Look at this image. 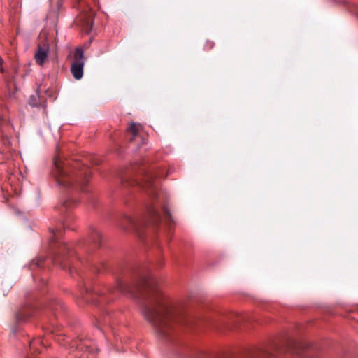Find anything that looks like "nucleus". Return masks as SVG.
I'll use <instances>...</instances> for the list:
<instances>
[{
    "label": "nucleus",
    "instance_id": "obj_24",
    "mask_svg": "<svg viewBox=\"0 0 358 358\" xmlns=\"http://www.w3.org/2000/svg\"><path fill=\"white\" fill-rule=\"evenodd\" d=\"M92 302L94 303H98L96 301H94V300H93Z\"/></svg>",
    "mask_w": 358,
    "mask_h": 358
},
{
    "label": "nucleus",
    "instance_id": "obj_17",
    "mask_svg": "<svg viewBox=\"0 0 358 358\" xmlns=\"http://www.w3.org/2000/svg\"><path fill=\"white\" fill-rule=\"evenodd\" d=\"M76 347V348H81L80 346L78 345V344L77 343V341H73L71 344V348H74Z\"/></svg>",
    "mask_w": 358,
    "mask_h": 358
},
{
    "label": "nucleus",
    "instance_id": "obj_11",
    "mask_svg": "<svg viewBox=\"0 0 358 358\" xmlns=\"http://www.w3.org/2000/svg\"><path fill=\"white\" fill-rule=\"evenodd\" d=\"M29 345L30 354L34 355L41 352V350L38 348V346H42L44 345V344L41 338H37L30 341L29 343Z\"/></svg>",
    "mask_w": 358,
    "mask_h": 358
},
{
    "label": "nucleus",
    "instance_id": "obj_13",
    "mask_svg": "<svg viewBox=\"0 0 358 358\" xmlns=\"http://www.w3.org/2000/svg\"><path fill=\"white\" fill-rule=\"evenodd\" d=\"M78 204V201L73 199H69L66 200L62 203V207L65 208L66 210L69 209L71 208H73L76 206Z\"/></svg>",
    "mask_w": 358,
    "mask_h": 358
},
{
    "label": "nucleus",
    "instance_id": "obj_23",
    "mask_svg": "<svg viewBox=\"0 0 358 358\" xmlns=\"http://www.w3.org/2000/svg\"><path fill=\"white\" fill-rule=\"evenodd\" d=\"M62 225H63L64 228L67 227V224L66 222H63Z\"/></svg>",
    "mask_w": 358,
    "mask_h": 358
},
{
    "label": "nucleus",
    "instance_id": "obj_16",
    "mask_svg": "<svg viewBox=\"0 0 358 358\" xmlns=\"http://www.w3.org/2000/svg\"><path fill=\"white\" fill-rule=\"evenodd\" d=\"M92 28V23L87 22V28H86V32L87 34H90Z\"/></svg>",
    "mask_w": 358,
    "mask_h": 358
},
{
    "label": "nucleus",
    "instance_id": "obj_10",
    "mask_svg": "<svg viewBox=\"0 0 358 358\" xmlns=\"http://www.w3.org/2000/svg\"><path fill=\"white\" fill-rule=\"evenodd\" d=\"M137 222L131 217L125 215L122 220V222L120 224V227L124 230L127 231L130 228H134L135 230H138Z\"/></svg>",
    "mask_w": 358,
    "mask_h": 358
},
{
    "label": "nucleus",
    "instance_id": "obj_9",
    "mask_svg": "<svg viewBox=\"0 0 358 358\" xmlns=\"http://www.w3.org/2000/svg\"><path fill=\"white\" fill-rule=\"evenodd\" d=\"M148 220L147 221L148 224L149 223L152 224H157L161 222V216L158 212L157 208L154 206H150L148 208Z\"/></svg>",
    "mask_w": 358,
    "mask_h": 358
},
{
    "label": "nucleus",
    "instance_id": "obj_7",
    "mask_svg": "<svg viewBox=\"0 0 358 358\" xmlns=\"http://www.w3.org/2000/svg\"><path fill=\"white\" fill-rule=\"evenodd\" d=\"M35 311L30 306H23L16 313L15 323L10 326L11 331L15 334L17 331V325L26 323L29 321Z\"/></svg>",
    "mask_w": 358,
    "mask_h": 358
},
{
    "label": "nucleus",
    "instance_id": "obj_25",
    "mask_svg": "<svg viewBox=\"0 0 358 358\" xmlns=\"http://www.w3.org/2000/svg\"><path fill=\"white\" fill-rule=\"evenodd\" d=\"M85 292L86 293H87V292H88V289L86 288V289H85Z\"/></svg>",
    "mask_w": 358,
    "mask_h": 358
},
{
    "label": "nucleus",
    "instance_id": "obj_5",
    "mask_svg": "<svg viewBox=\"0 0 358 358\" xmlns=\"http://www.w3.org/2000/svg\"><path fill=\"white\" fill-rule=\"evenodd\" d=\"M143 178L141 181L134 179H129L127 180H123L122 183L124 185L129 186H135L138 185L141 188L145 189L148 194L151 195L156 196L157 191V178L161 177L160 174L154 171L150 170L146 171L144 167H143L140 170Z\"/></svg>",
    "mask_w": 358,
    "mask_h": 358
},
{
    "label": "nucleus",
    "instance_id": "obj_1",
    "mask_svg": "<svg viewBox=\"0 0 358 358\" xmlns=\"http://www.w3.org/2000/svg\"><path fill=\"white\" fill-rule=\"evenodd\" d=\"M107 291L116 296L124 294L138 299L143 317L162 338L171 340L176 332V324L185 320L182 310L164 295L158 281L151 275H136L129 280L119 279Z\"/></svg>",
    "mask_w": 358,
    "mask_h": 358
},
{
    "label": "nucleus",
    "instance_id": "obj_6",
    "mask_svg": "<svg viewBox=\"0 0 358 358\" xmlns=\"http://www.w3.org/2000/svg\"><path fill=\"white\" fill-rule=\"evenodd\" d=\"M85 64L84 52L82 48H77L75 52V58L71 66V72L76 80H80L83 76Z\"/></svg>",
    "mask_w": 358,
    "mask_h": 358
},
{
    "label": "nucleus",
    "instance_id": "obj_20",
    "mask_svg": "<svg viewBox=\"0 0 358 358\" xmlns=\"http://www.w3.org/2000/svg\"><path fill=\"white\" fill-rule=\"evenodd\" d=\"M62 6V3L60 1V0H58V2H57V8L59 9V7Z\"/></svg>",
    "mask_w": 358,
    "mask_h": 358
},
{
    "label": "nucleus",
    "instance_id": "obj_2",
    "mask_svg": "<svg viewBox=\"0 0 358 358\" xmlns=\"http://www.w3.org/2000/svg\"><path fill=\"white\" fill-rule=\"evenodd\" d=\"M52 234L50 237V241L52 248L59 253L54 258V263L65 269L68 268L69 273L79 274L78 265H85L91 267L94 272H101L100 268L91 265L89 259L82 256V252L90 253L99 248L101 245L102 236L99 231L94 227L89 229L88 238L84 243H80L76 246V251L71 250V245L66 242L59 241L61 236L60 229H52Z\"/></svg>",
    "mask_w": 358,
    "mask_h": 358
},
{
    "label": "nucleus",
    "instance_id": "obj_3",
    "mask_svg": "<svg viewBox=\"0 0 358 358\" xmlns=\"http://www.w3.org/2000/svg\"><path fill=\"white\" fill-rule=\"evenodd\" d=\"M54 166L52 174L58 185L64 188L79 187L85 191L92 174L88 166L78 160H63L59 153L54 157Z\"/></svg>",
    "mask_w": 358,
    "mask_h": 358
},
{
    "label": "nucleus",
    "instance_id": "obj_15",
    "mask_svg": "<svg viewBox=\"0 0 358 358\" xmlns=\"http://www.w3.org/2000/svg\"><path fill=\"white\" fill-rule=\"evenodd\" d=\"M215 45V43L213 41H211L210 40H208L206 41V43H205V49L207 50H210L211 49H213V48L214 47Z\"/></svg>",
    "mask_w": 358,
    "mask_h": 358
},
{
    "label": "nucleus",
    "instance_id": "obj_4",
    "mask_svg": "<svg viewBox=\"0 0 358 358\" xmlns=\"http://www.w3.org/2000/svg\"><path fill=\"white\" fill-rule=\"evenodd\" d=\"M312 349L313 346L306 342L287 339L282 345L275 344L270 349L257 347L250 348L247 349L245 356L248 358H260L290 352L301 357H308V351Z\"/></svg>",
    "mask_w": 358,
    "mask_h": 358
},
{
    "label": "nucleus",
    "instance_id": "obj_18",
    "mask_svg": "<svg viewBox=\"0 0 358 358\" xmlns=\"http://www.w3.org/2000/svg\"><path fill=\"white\" fill-rule=\"evenodd\" d=\"M100 324L103 323V324H106L109 322L108 319L107 317L104 318L103 321H99Z\"/></svg>",
    "mask_w": 358,
    "mask_h": 358
},
{
    "label": "nucleus",
    "instance_id": "obj_8",
    "mask_svg": "<svg viewBox=\"0 0 358 358\" xmlns=\"http://www.w3.org/2000/svg\"><path fill=\"white\" fill-rule=\"evenodd\" d=\"M49 53V43L46 39L41 41L37 45V48L34 54L36 62L41 66H43L48 59Z\"/></svg>",
    "mask_w": 358,
    "mask_h": 358
},
{
    "label": "nucleus",
    "instance_id": "obj_19",
    "mask_svg": "<svg viewBox=\"0 0 358 358\" xmlns=\"http://www.w3.org/2000/svg\"><path fill=\"white\" fill-rule=\"evenodd\" d=\"M2 64H3V59L0 57V66H1V68H0V71H1V72H3V68H2Z\"/></svg>",
    "mask_w": 358,
    "mask_h": 358
},
{
    "label": "nucleus",
    "instance_id": "obj_22",
    "mask_svg": "<svg viewBox=\"0 0 358 358\" xmlns=\"http://www.w3.org/2000/svg\"><path fill=\"white\" fill-rule=\"evenodd\" d=\"M37 265H38V266H41L42 265V261L38 260V262H37Z\"/></svg>",
    "mask_w": 358,
    "mask_h": 358
},
{
    "label": "nucleus",
    "instance_id": "obj_21",
    "mask_svg": "<svg viewBox=\"0 0 358 358\" xmlns=\"http://www.w3.org/2000/svg\"><path fill=\"white\" fill-rule=\"evenodd\" d=\"M101 301H110V299H105V298H103V296H101Z\"/></svg>",
    "mask_w": 358,
    "mask_h": 358
},
{
    "label": "nucleus",
    "instance_id": "obj_26",
    "mask_svg": "<svg viewBox=\"0 0 358 358\" xmlns=\"http://www.w3.org/2000/svg\"><path fill=\"white\" fill-rule=\"evenodd\" d=\"M100 294H105V292H102Z\"/></svg>",
    "mask_w": 358,
    "mask_h": 358
},
{
    "label": "nucleus",
    "instance_id": "obj_12",
    "mask_svg": "<svg viewBox=\"0 0 358 358\" xmlns=\"http://www.w3.org/2000/svg\"><path fill=\"white\" fill-rule=\"evenodd\" d=\"M127 132L131 135L130 137H128L129 142L134 141L139 136L138 126L134 122L131 123L127 129Z\"/></svg>",
    "mask_w": 358,
    "mask_h": 358
},
{
    "label": "nucleus",
    "instance_id": "obj_27",
    "mask_svg": "<svg viewBox=\"0 0 358 358\" xmlns=\"http://www.w3.org/2000/svg\"><path fill=\"white\" fill-rule=\"evenodd\" d=\"M29 358H31V357H29Z\"/></svg>",
    "mask_w": 358,
    "mask_h": 358
},
{
    "label": "nucleus",
    "instance_id": "obj_14",
    "mask_svg": "<svg viewBox=\"0 0 358 358\" xmlns=\"http://www.w3.org/2000/svg\"><path fill=\"white\" fill-rule=\"evenodd\" d=\"M164 218L166 219V220H167L170 222H173V219H172L171 213L166 207L164 208Z\"/></svg>",
    "mask_w": 358,
    "mask_h": 358
}]
</instances>
